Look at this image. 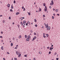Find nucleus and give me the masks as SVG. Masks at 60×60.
I'll list each match as a JSON object with an SVG mask.
<instances>
[{
	"label": "nucleus",
	"instance_id": "obj_62",
	"mask_svg": "<svg viewBox=\"0 0 60 60\" xmlns=\"http://www.w3.org/2000/svg\"><path fill=\"white\" fill-rule=\"evenodd\" d=\"M18 45H17L16 46V47H18Z\"/></svg>",
	"mask_w": 60,
	"mask_h": 60
},
{
	"label": "nucleus",
	"instance_id": "obj_41",
	"mask_svg": "<svg viewBox=\"0 0 60 60\" xmlns=\"http://www.w3.org/2000/svg\"><path fill=\"white\" fill-rule=\"evenodd\" d=\"M25 8H24V9H23V11H25Z\"/></svg>",
	"mask_w": 60,
	"mask_h": 60
},
{
	"label": "nucleus",
	"instance_id": "obj_38",
	"mask_svg": "<svg viewBox=\"0 0 60 60\" xmlns=\"http://www.w3.org/2000/svg\"><path fill=\"white\" fill-rule=\"evenodd\" d=\"M49 48H50V47H47V49H49Z\"/></svg>",
	"mask_w": 60,
	"mask_h": 60
},
{
	"label": "nucleus",
	"instance_id": "obj_12",
	"mask_svg": "<svg viewBox=\"0 0 60 60\" xmlns=\"http://www.w3.org/2000/svg\"><path fill=\"white\" fill-rule=\"evenodd\" d=\"M39 10L40 11H41V9L40 8H39Z\"/></svg>",
	"mask_w": 60,
	"mask_h": 60
},
{
	"label": "nucleus",
	"instance_id": "obj_54",
	"mask_svg": "<svg viewBox=\"0 0 60 60\" xmlns=\"http://www.w3.org/2000/svg\"><path fill=\"white\" fill-rule=\"evenodd\" d=\"M1 41L2 42H3V40H1Z\"/></svg>",
	"mask_w": 60,
	"mask_h": 60
},
{
	"label": "nucleus",
	"instance_id": "obj_31",
	"mask_svg": "<svg viewBox=\"0 0 60 60\" xmlns=\"http://www.w3.org/2000/svg\"><path fill=\"white\" fill-rule=\"evenodd\" d=\"M28 14L29 15H30V13H28Z\"/></svg>",
	"mask_w": 60,
	"mask_h": 60
},
{
	"label": "nucleus",
	"instance_id": "obj_53",
	"mask_svg": "<svg viewBox=\"0 0 60 60\" xmlns=\"http://www.w3.org/2000/svg\"><path fill=\"white\" fill-rule=\"evenodd\" d=\"M57 15L58 16H59V14H57Z\"/></svg>",
	"mask_w": 60,
	"mask_h": 60
},
{
	"label": "nucleus",
	"instance_id": "obj_10",
	"mask_svg": "<svg viewBox=\"0 0 60 60\" xmlns=\"http://www.w3.org/2000/svg\"><path fill=\"white\" fill-rule=\"evenodd\" d=\"M27 23L29 24L30 25V22L29 21H28L27 22Z\"/></svg>",
	"mask_w": 60,
	"mask_h": 60
},
{
	"label": "nucleus",
	"instance_id": "obj_57",
	"mask_svg": "<svg viewBox=\"0 0 60 60\" xmlns=\"http://www.w3.org/2000/svg\"><path fill=\"white\" fill-rule=\"evenodd\" d=\"M0 38H2V36H0Z\"/></svg>",
	"mask_w": 60,
	"mask_h": 60
},
{
	"label": "nucleus",
	"instance_id": "obj_15",
	"mask_svg": "<svg viewBox=\"0 0 60 60\" xmlns=\"http://www.w3.org/2000/svg\"><path fill=\"white\" fill-rule=\"evenodd\" d=\"M20 14L19 13L17 12L16 13V15H18Z\"/></svg>",
	"mask_w": 60,
	"mask_h": 60
},
{
	"label": "nucleus",
	"instance_id": "obj_11",
	"mask_svg": "<svg viewBox=\"0 0 60 60\" xmlns=\"http://www.w3.org/2000/svg\"><path fill=\"white\" fill-rule=\"evenodd\" d=\"M27 41H29V39L28 38H27L26 39Z\"/></svg>",
	"mask_w": 60,
	"mask_h": 60
},
{
	"label": "nucleus",
	"instance_id": "obj_48",
	"mask_svg": "<svg viewBox=\"0 0 60 60\" xmlns=\"http://www.w3.org/2000/svg\"><path fill=\"white\" fill-rule=\"evenodd\" d=\"M9 19H11V17H9V18H8Z\"/></svg>",
	"mask_w": 60,
	"mask_h": 60
},
{
	"label": "nucleus",
	"instance_id": "obj_17",
	"mask_svg": "<svg viewBox=\"0 0 60 60\" xmlns=\"http://www.w3.org/2000/svg\"><path fill=\"white\" fill-rule=\"evenodd\" d=\"M1 49L2 50H3L4 49L3 47V46H2L1 47Z\"/></svg>",
	"mask_w": 60,
	"mask_h": 60
},
{
	"label": "nucleus",
	"instance_id": "obj_7",
	"mask_svg": "<svg viewBox=\"0 0 60 60\" xmlns=\"http://www.w3.org/2000/svg\"><path fill=\"white\" fill-rule=\"evenodd\" d=\"M22 25L23 26V27H25V24L24 23H23Z\"/></svg>",
	"mask_w": 60,
	"mask_h": 60
},
{
	"label": "nucleus",
	"instance_id": "obj_2",
	"mask_svg": "<svg viewBox=\"0 0 60 60\" xmlns=\"http://www.w3.org/2000/svg\"><path fill=\"white\" fill-rule=\"evenodd\" d=\"M37 37L36 36H34V37L33 38V40H32V41H34L35 39H36Z\"/></svg>",
	"mask_w": 60,
	"mask_h": 60
},
{
	"label": "nucleus",
	"instance_id": "obj_63",
	"mask_svg": "<svg viewBox=\"0 0 60 60\" xmlns=\"http://www.w3.org/2000/svg\"><path fill=\"white\" fill-rule=\"evenodd\" d=\"M53 11H55V9H54V8H53Z\"/></svg>",
	"mask_w": 60,
	"mask_h": 60
},
{
	"label": "nucleus",
	"instance_id": "obj_23",
	"mask_svg": "<svg viewBox=\"0 0 60 60\" xmlns=\"http://www.w3.org/2000/svg\"><path fill=\"white\" fill-rule=\"evenodd\" d=\"M13 46V44L12 43H11V46Z\"/></svg>",
	"mask_w": 60,
	"mask_h": 60
},
{
	"label": "nucleus",
	"instance_id": "obj_32",
	"mask_svg": "<svg viewBox=\"0 0 60 60\" xmlns=\"http://www.w3.org/2000/svg\"><path fill=\"white\" fill-rule=\"evenodd\" d=\"M56 52H55V53L54 54V55H56Z\"/></svg>",
	"mask_w": 60,
	"mask_h": 60
},
{
	"label": "nucleus",
	"instance_id": "obj_29",
	"mask_svg": "<svg viewBox=\"0 0 60 60\" xmlns=\"http://www.w3.org/2000/svg\"><path fill=\"white\" fill-rule=\"evenodd\" d=\"M50 50L51 51H52V47H50Z\"/></svg>",
	"mask_w": 60,
	"mask_h": 60
},
{
	"label": "nucleus",
	"instance_id": "obj_26",
	"mask_svg": "<svg viewBox=\"0 0 60 60\" xmlns=\"http://www.w3.org/2000/svg\"><path fill=\"white\" fill-rule=\"evenodd\" d=\"M30 38V36H28V39H29Z\"/></svg>",
	"mask_w": 60,
	"mask_h": 60
},
{
	"label": "nucleus",
	"instance_id": "obj_60",
	"mask_svg": "<svg viewBox=\"0 0 60 60\" xmlns=\"http://www.w3.org/2000/svg\"><path fill=\"white\" fill-rule=\"evenodd\" d=\"M11 60H13V58H12L11 59Z\"/></svg>",
	"mask_w": 60,
	"mask_h": 60
},
{
	"label": "nucleus",
	"instance_id": "obj_59",
	"mask_svg": "<svg viewBox=\"0 0 60 60\" xmlns=\"http://www.w3.org/2000/svg\"><path fill=\"white\" fill-rule=\"evenodd\" d=\"M51 6H50L49 8H50V9H51Z\"/></svg>",
	"mask_w": 60,
	"mask_h": 60
},
{
	"label": "nucleus",
	"instance_id": "obj_14",
	"mask_svg": "<svg viewBox=\"0 0 60 60\" xmlns=\"http://www.w3.org/2000/svg\"><path fill=\"white\" fill-rule=\"evenodd\" d=\"M22 37V36L21 35H20L19 37V39H20Z\"/></svg>",
	"mask_w": 60,
	"mask_h": 60
},
{
	"label": "nucleus",
	"instance_id": "obj_56",
	"mask_svg": "<svg viewBox=\"0 0 60 60\" xmlns=\"http://www.w3.org/2000/svg\"><path fill=\"white\" fill-rule=\"evenodd\" d=\"M43 37L44 38H45V36H43Z\"/></svg>",
	"mask_w": 60,
	"mask_h": 60
},
{
	"label": "nucleus",
	"instance_id": "obj_37",
	"mask_svg": "<svg viewBox=\"0 0 60 60\" xmlns=\"http://www.w3.org/2000/svg\"><path fill=\"white\" fill-rule=\"evenodd\" d=\"M44 25L45 26H46V24L45 23H44Z\"/></svg>",
	"mask_w": 60,
	"mask_h": 60
},
{
	"label": "nucleus",
	"instance_id": "obj_13",
	"mask_svg": "<svg viewBox=\"0 0 60 60\" xmlns=\"http://www.w3.org/2000/svg\"><path fill=\"white\" fill-rule=\"evenodd\" d=\"M23 23H26V21H23Z\"/></svg>",
	"mask_w": 60,
	"mask_h": 60
},
{
	"label": "nucleus",
	"instance_id": "obj_58",
	"mask_svg": "<svg viewBox=\"0 0 60 60\" xmlns=\"http://www.w3.org/2000/svg\"><path fill=\"white\" fill-rule=\"evenodd\" d=\"M1 32V34H3V32L2 31Z\"/></svg>",
	"mask_w": 60,
	"mask_h": 60
},
{
	"label": "nucleus",
	"instance_id": "obj_3",
	"mask_svg": "<svg viewBox=\"0 0 60 60\" xmlns=\"http://www.w3.org/2000/svg\"><path fill=\"white\" fill-rule=\"evenodd\" d=\"M53 4H54V2L53 0H52L51 3L50 4V5H53Z\"/></svg>",
	"mask_w": 60,
	"mask_h": 60
},
{
	"label": "nucleus",
	"instance_id": "obj_30",
	"mask_svg": "<svg viewBox=\"0 0 60 60\" xmlns=\"http://www.w3.org/2000/svg\"><path fill=\"white\" fill-rule=\"evenodd\" d=\"M34 35H36V34L35 32H34Z\"/></svg>",
	"mask_w": 60,
	"mask_h": 60
},
{
	"label": "nucleus",
	"instance_id": "obj_28",
	"mask_svg": "<svg viewBox=\"0 0 60 60\" xmlns=\"http://www.w3.org/2000/svg\"><path fill=\"white\" fill-rule=\"evenodd\" d=\"M30 32L31 33H32L33 32V31L32 30H30Z\"/></svg>",
	"mask_w": 60,
	"mask_h": 60
},
{
	"label": "nucleus",
	"instance_id": "obj_4",
	"mask_svg": "<svg viewBox=\"0 0 60 60\" xmlns=\"http://www.w3.org/2000/svg\"><path fill=\"white\" fill-rule=\"evenodd\" d=\"M50 26H49L48 27V28H47V30H50Z\"/></svg>",
	"mask_w": 60,
	"mask_h": 60
},
{
	"label": "nucleus",
	"instance_id": "obj_25",
	"mask_svg": "<svg viewBox=\"0 0 60 60\" xmlns=\"http://www.w3.org/2000/svg\"><path fill=\"white\" fill-rule=\"evenodd\" d=\"M22 18L23 19H25L24 17H23L21 18H20L19 19H22Z\"/></svg>",
	"mask_w": 60,
	"mask_h": 60
},
{
	"label": "nucleus",
	"instance_id": "obj_9",
	"mask_svg": "<svg viewBox=\"0 0 60 60\" xmlns=\"http://www.w3.org/2000/svg\"><path fill=\"white\" fill-rule=\"evenodd\" d=\"M7 6H8V7H10V4H8L7 5Z\"/></svg>",
	"mask_w": 60,
	"mask_h": 60
},
{
	"label": "nucleus",
	"instance_id": "obj_18",
	"mask_svg": "<svg viewBox=\"0 0 60 60\" xmlns=\"http://www.w3.org/2000/svg\"><path fill=\"white\" fill-rule=\"evenodd\" d=\"M43 6H45L46 4H45L44 3L43 4Z\"/></svg>",
	"mask_w": 60,
	"mask_h": 60
},
{
	"label": "nucleus",
	"instance_id": "obj_33",
	"mask_svg": "<svg viewBox=\"0 0 60 60\" xmlns=\"http://www.w3.org/2000/svg\"><path fill=\"white\" fill-rule=\"evenodd\" d=\"M14 4H15V0H14Z\"/></svg>",
	"mask_w": 60,
	"mask_h": 60
},
{
	"label": "nucleus",
	"instance_id": "obj_61",
	"mask_svg": "<svg viewBox=\"0 0 60 60\" xmlns=\"http://www.w3.org/2000/svg\"><path fill=\"white\" fill-rule=\"evenodd\" d=\"M3 60H5V58H3Z\"/></svg>",
	"mask_w": 60,
	"mask_h": 60
},
{
	"label": "nucleus",
	"instance_id": "obj_27",
	"mask_svg": "<svg viewBox=\"0 0 60 60\" xmlns=\"http://www.w3.org/2000/svg\"><path fill=\"white\" fill-rule=\"evenodd\" d=\"M13 6V5H11V9H13V6Z\"/></svg>",
	"mask_w": 60,
	"mask_h": 60
},
{
	"label": "nucleus",
	"instance_id": "obj_50",
	"mask_svg": "<svg viewBox=\"0 0 60 60\" xmlns=\"http://www.w3.org/2000/svg\"><path fill=\"white\" fill-rule=\"evenodd\" d=\"M43 16L44 17H45V15H43Z\"/></svg>",
	"mask_w": 60,
	"mask_h": 60
},
{
	"label": "nucleus",
	"instance_id": "obj_16",
	"mask_svg": "<svg viewBox=\"0 0 60 60\" xmlns=\"http://www.w3.org/2000/svg\"><path fill=\"white\" fill-rule=\"evenodd\" d=\"M58 9H56V12H58Z\"/></svg>",
	"mask_w": 60,
	"mask_h": 60
},
{
	"label": "nucleus",
	"instance_id": "obj_42",
	"mask_svg": "<svg viewBox=\"0 0 60 60\" xmlns=\"http://www.w3.org/2000/svg\"><path fill=\"white\" fill-rule=\"evenodd\" d=\"M51 53V52H49V54H50V53Z\"/></svg>",
	"mask_w": 60,
	"mask_h": 60
},
{
	"label": "nucleus",
	"instance_id": "obj_20",
	"mask_svg": "<svg viewBox=\"0 0 60 60\" xmlns=\"http://www.w3.org/2000/svg\"><path fill=\"white\" fill-rule=\"evenodd\" d=\"M39 53L40 54H42V52H39Z\"/></svg>",
	"mask_w": 60,
	"mask_h": 60
},
{
	"label": "nucleus",
	"instance_id": "obj_8",
	"mask_svg": "<svg viewBox=\"0 0 60 60\" xmlns=\"http://www.w3.org/2000/svg\"><path fill=\"white\" fill-rule=\"evenodd\" d=\"M48 24H46V26L45 27L47 28V27H48Z\"/></svg>",
	"mask_w": 60,
	"mask_h": 60
},
{
	"label": "nucleus",
	"instance_id": "obj_39",
	"mask_svg": "<svg viewBox=\"0 0 60 60\" xmlns=\"http://www.w3.org/2000/svg\"><path fill=\"white\" fill-rule=\"evenodd\" d=\"M36 60V59L35 58H34V60Z\"/></svg>",
	"mask_w": 60,
	"mask_h": 60
},
{
	"label": "nucleus",
	"instance_id": "obj_46",
	"mask_svg": "<svg viewBox=\"0 0 60 60\" xmlns=\"http://www.w3.org/2000/svg\"><path fill=\"white\" fill-rule=\"evenodd\" d=\"M14 39V38L13 37V40H14V41H15V40Z\"/></svg>",
	"mask_w": 60,
	"mask_h": 60
},
{
	"label": "nucleus",
	"instance_id": "obj_44",
	"mask_svg": "<svg viewBox=\"0 0 60 60\" xmlns=\"http://www.w3.org/2000/svg\"><path fill=\"white\" fill-rule=\"evenodd\" d=\"M3 23H5L4 21V20H3Z\"/></svg>",
	"mask_w": 60,
	"mask_h": 60
},
{
	"label": "nucleus",
	"instance_id": "obj_36",
	"mask_svg": "<svg viewBox=\"0 0 60 60\" xmlns=\"http://www.w3.org/2000/svg\"><path fill=\"white\" fill-rule=\"evenodd\" d=\"M59 58H56V60H58Z\"/></svg>",
	"mask_w": 60,
	"mask_h": 60
},
{
	"label": "nucleus",
	"instance_id": "obj_55",
	"mask_svg": "<svg viewBox=\"0 0 60 60\" xmlns=\"http://www.w3.org/2000/svg\"><path fill=\"white\" fill-rule=\"evenodd\" d=\"M28 23H27L26 24V26H28Z\"/></svg>",
	"mask_w": 60,
	"mask_h": 60
},
{
	"label": "nucleus",
	"instance_id": "obj_22",
	"mask_svg": "<svg viewBox=\"0 0 60 60\" xmlns=\"http://www.w3.org/2000/svg\"><path fill=\"white\" fill-rule=\"evenodd\" d=\"M34 21L35 22H37V21L36 19H34Z\"/></svg>",
	"mask_w": 60,
	"mask_h": 60
},
{
	"label": "nucleus",
	"instance_id": "obj_43",
	"mask_svg": "<svg viewBox=\"0 0 60 60\" xmlns=\"http://www.w3.org/2000/svg\"><path fill=\"white\" fill-rule=\"evenodd\" d=\"M7 53L8 54H10L9 53V52H7Z\"/></svg>",
	"mask_w": 60,
	"mask_h": 60
},
{
	"label": "nucleus",
	"instance_id": "obj_21",
	"mask_svg": "<svg viewBox=\"0 0 60 60\" xmlns=\"http://www.w3.org/2000/svg\"><path fill=\"white\" fill-rule=\"evenodd\" d=\"M14 59L15 60H17V58H15V57L14 58Z\"/></svg>",
	"mask_w": 60,
	"mask_h": 60
},
{
	"label": "nucleus",
	"instance_id": "obj_64",
	"mask_svg": "<svg viewBox=\"0 0 60 60\" xmlns=\"http://www.w3.org/2000/svg\"><path fill=\"white\" fill-rule=\"evenodd\" d=\"M53 15L54 16H55V14H53Z\"/></svg>",
	"mask_w": 60,
	"mask_h": 60
},
{
	"label": "nucleus",
	"instance_id": "obj_45",
	"mask_svg": "<svg viewBox=\"0 0 60 60\" xmlns=\"http://www.w3.org/2000/svg\"><path fill=\"white\" fill-rule=\"evenodd\" d=\"M10 11H12V10L11 9L10 10Z\"/></svg>",
	"mask_w": 60,
	"mask_h": 60
},
{
	"label": "nucleus",
	"instance_id": "obj_49",
	"mask_svg": "<svg viewBox=\"0 0 60 60\" xmlns=\"http://www.w3.org/2000/svg\"><path fill=\"white\" fill-rule=\"evenodd\" d=\"M25 56V57H27V55H24Z\"/></svg>",
	"mask_w": 60,
	"mask_h": 60
},
{
	"label": "nucleus",
	"instance_id": "obj_19",
	"mask_svg": "<svg viewBox=\"0 0 60 60\" xmlns=\"http://www.w3.org/2000/svg\"><path fill=\"white\" fill-rule=\"evenodd\" d=\"M46 36L47 37H48V36H49V35L48 34H46Z\"/></svg>",
	"mask_w": 60,
	"mask_h": 60
},
{
	"label": "nucleus",
	"instance_id": "obj_47",
	"mask_svg": "<svg viewBox=\"0 0 60 60\" xmlns=\"http://www.w3.org/2000/svg\"><path fill=\"white\" fill-rule=\"evenodd\" d=\"M18 48L17 47H15V49H17Z\"/></svg>",
	"mask_w": 60,
	"mask_h": 60
},
{
	"label": "nucleus",
	"instance_id": "obj_51",
	"mask_svg": "<svg viewBox=\"0 0 60 60\" xmlns=\"http://www.w3.org/2000/svg\"><path fill=\"white\" fill-rule=\"evenodd\" d=\"M24 7H22V9H24Z\"/></svg>",
	"mask_w": 60,
	"mask_h": 60
},
{
	"label": "nucleus",
	"instance_id": "obj_34",
	"mask_svg": "<svg viewBox=\"0 0 60 60\" xmlns=\"http://www.w3.org/2000/svg\"><path fill=\"white\" fill-rule=\"evenodd\" d=\"M35 26L36 27H37V25H35Z\"/></svg>",
	"mask_w": 60,
	"mask_h": 60
},
{
	"label": "nucleus",
	"instance_id": "obj_40",
	"mask_svg": "<svg viewBox=\"0 0 60 60\" xmlns=\"http://www.w3.org/2000/svg\"><path fill=\"white\" fill-rule=\"evenodd\" d=\"M52 19H54V17L53 16L52 17Z\"/></svg>",
	"mask_w": 60,
	"mask_h": 60
},
{
	"label": "nucleus",
	"instance_id": "obj_52",
	"mask_svg": "<svg viewBox=\"0 0 60 60\" xmlns=\"http://www.w3.org/2000/svg\"><path fill=\"white\" fill-rule=\"evenodd\" d=\"M44 28V26H42V28Z\"/></svg>",
	"mask_w": 60,
	"mask_h": 60
},
{
	"label": "nucleus",
	"instance_id": "obj_24",
	"mask_svg": "<svg viewBox=\"0 0 60 60\" xmlns=\"http://www.w3.org/2000/svg\"><path fill=\"white\" fill-rule=\"evenodd\" d=\"M25 38H27V36L26 35H25Z\"/></svg>",
	"mask_w": 60,
	"mask_h": 60
},
{
	"label": "nucleus",
	"instance_id": "obj_1",
	"mask_svg": "<svg viewBox=\"0 0 60 60\" xmlns=\"http://www.w3.org/2000/svg\"><path fill=\"white\" fill-rule=\"evenodd\" d=\"M16 55H18V57L19 58L20 57V56H21V54L20 52L18 53V51H17L16 52Z\"/></svg>",
	"mask_w": 60,
	"mask_h": 60
},
{
	"label": "nucleus",
	"instance_id": "obj_5",
	"mask_svg": "<svg viewBox=\"0 0 60 60\" xmlns=\"http://www.w3.org/2000/svg\"><path fill=\"white\" fill-rule=\"evenodd\" d=\"M45 11H46L47 10V7L46 6H45Z\"/></svg>",
	"mask_w": 60,
	"mask_h": 60
},
{
	"label": "nucleus",
	"instance_id": "obj_6",
	"mask_svg": "<svg viewBox=\"0 0 60 60\" xmlns=\"http://www.w3.org/2000/svg\"><path fill=\"white\" fill-rule=\"evenodd\" d=\"M20 25H21L22 26L23 25V23L21 21L20 22Z\"/></svg>",
	"mask_w": 60,
	"mask_h": 60
},
{
	"label": "nucleus",
	"instance_id": "obj_35",
	"mask_svg": "<svg viewBox=\"0 0 60 60\" xmlns=\"http://www.w3.org/2000/svg\"><path fill=\"white\" fill-rule=\"evenodd\" d=\"M19 26H19V25L18 24V27L19 28Z\"/></svg>",
	"mask_w": 60,
	"mask_h": 60
}]
</instances>
